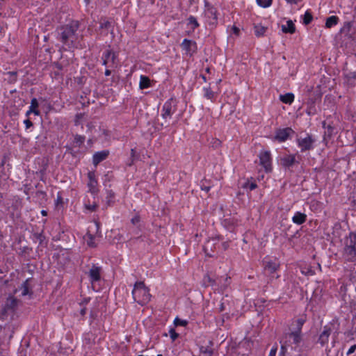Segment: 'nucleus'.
Segmentation results:
<instances>
[{
  "label": "nucleus",
  "instance_id": "45",
  "mask_svg": "<svg viewBox=\"0 0 356 356\" xmlns=\"http://www.w3.org/2000/svg\"><path fill=\"white\" fill-rule=\"evenodd\" d=\"M204 182H210L209 180H207L206 179H204L203 180L201 181L200 182V188L202 191H206L207 193L209 191L211 186L209 185V186H204Z\"/></svg>",
  "mask_w": 356,
  "mask_h": 356
},
{
  "label": "nucleus",
  "instance_id": "32",
  "mask_svg": "<svg viewBox=\"0 0 356 356\" xmlns=\"http://www.w3.org/2000/svg\"><path fill=\"white\" fill-rule=\"evenodd\" d=\"M339 21V18L337 16H330L327 18L326 22H325V26L327 28H331L334 26H335Z\"/></svg>",
  "mask_w": 356,
  "mask_h": 356
},
{
  "label": "nucleus",
  "instance_id": "2",
  "mask_svg": "<svg viewBox=\"0 0 356 356\" xmlns=\"http://www.w3.org/2000/svg\"><path fill=\"white\" fill-rule=\"evenodd\" d=\"M88 105L89 99L86 98L83 102L79 101L76 105V108L79 110L75 115L74 124L76 126H86L89 129V121H88Z\"/></svg>",
  "mask_w": 356,
  "mask_h": 356
},
{
  "label": "nucleus",
  "instance_id": "8",
  "mask_svg": "<svg viewBox=\"0 0 356 356\" xmlns=\"http://www.w3.org/2000/svg\"><path fill=\"white\" fill-rule=\"evenodd\" d=\"M99 188L97 187V181L95 178L94 172H90V193L95 195L94 202L90 204V212L95 211L99 207L100 199L98 197Z\"/></svg>",
  "mask_w": 356,
  "mask_h": 356
},
{
  "label": "nucleus",
  "instance_id": "35",
  "mask_svg": "<svg viewBox=\"0 0 356 356\" xmlns=\"http://www.w3.org/2000/svg\"><path fill=\"white\" fill-rule=\"evenodd\" d=\"M335 130L336 128L332 124V123H328L326 127V131H325V135L329 138H331L334 134H336Z\"/></svg>",
  "mask_w": 356,
  "mask_h": 356
},
{
  "label": "nucleus",
  "instance_id": "44",
  "mask_svg": "<svg viewBox=\"0 0 356 356\" xmlns=\"http://www.w3.org/2000/svg\"><path fill=\"white\" fill-rule=\"evenodd\" d=\"M63 197H62V194L60 192H58L57 193V197H56V207H63Z\"/></svg>",
  "mask_w": 356,
  "mask_h": 356
},
{
  "label": "nucleus",
  "instance_id": "17",
  "mask_svg": "<svg viewBox=\"0 0 356 356\" xmlns=\"http://www.w3.org/2000/svg\"><path fill=\"white\" fill-rule=\"evenodd\" d=\"M280 165L286 169H289L295 164L299 163V162L296 161V154H286L280 158Z\"/></svg>",
  "mask_w": 356,
  "mask_h": 356
},
{
  "label": "nucleus",
  "instance_id": "36",
  "mask_svg": "<svg viewBox=\"0 0 356 356\" xmlns=\"http://www.w3.org/2000/svg\"><path fill=\"white\" fill-rule=\"evenodd\" d=\"M243 188L249 189L250 191L254 190L257 185L255 181H250V180H247L242 186Z\"/></svg>",
  "mask_w": 356,
  "mask_h": 356
},
{
  "label": "nucleus",
  "instance_id": "42",
  "mask_svg": "<svg viewBox=\"0 0 356 356\" xmlns=\"http://www.w3.org/2000/svg\"><path fill=\"white\" fill-rule=\"evenodd\" d=\"M301 272L302 274L306 275H314V270L310 266H305L302 268Z\"/></svg>",
  "mask_w": 356,
  "mask_h": 356
},
{
  "label": "nucleus",
  "instance_id": "11",
  "mask_svg": "<svg viewBox=\"0 0 356 356\" xmlns=\"http://www.w3.org/2000/svg\"><path fill=\"white\" fill-rule=\"evenodd\" d=\"M298 147L300 148L301 152L309 151L314 148L315 139L312 135L307 134L305 138H299L297 139Z\"/></svg>",
  "mask_w": 356,
  "mask_h": 356
},
{
  "label": "nucleus",
  "instance_id": "47",
  "mask_svg": "<svg viewBox=\"0 0 356 356\" xmlns=\"http://www.w3.org/2000/svg\"><path fill=\"white\" fill-rule=\"evenodd\" d=\"M169 334L172 341H175L179 337V334L173 328L170 329Z\"/></svg>",
  "mask_w": 356,
  "mask_h": 356
},
{
  "label": "nucleus",
  "instance_id": "25",
  "mask_svg": "<svg viewBox=\"0 0 356 356\" xmlns=\"http://www.w3.org/2000/svg\"><path fill=\"white\" fill-rule=\"evenodd\" d=\"M39 106L38 99L36 98H33L31 101V105L29 106V112H33V113L35 115H40V112L38 109Z\"/></svg>",
  "mask_w": 356,
  "mask_h": 356
},
{
  "label": "nucleus",
  "instance_id": "18",
  "mask_svg": "<svg viewBox=\"0 0 356 356\" xmlns=\"http://www.w3.org/2000/svg\"><path fill=\"white\" fill-rule=\"evenodd\" d=\"M109 154L110 152L108 149L95 152L92 156L93 165L97 166L99 163L106 160L109 156Z\"/></svg>",
  "mask_w": 356,
  "mask_h": 356
},
{
  "label": "nucleus",
  "instance_id": "28",
  "mask_svg": "<svg viewBox=\"0 0 356 356\" xmlns=\"http://www.w3.org/2000/svg\"><path fill=\"white\" fill-rule=\"evenodd\" d=\"M280 99L283 103L291 104L294 100V95L293 93L289 92L285 95H281Z\"/></svg>",
  "mask_w": 356,
  "mask_h": 356
},
{
  "label": "nucleus",
  "instance_id": "39",
  "mask_svg": "<svg viewBox=\"0 0 356 356\" xmlns=\"http://www.w3.org/2000/svg\"><path fill=\"white\" fill-rule=\"evenodd\" d=\"M85 141V136L76 135L74 137V144L76 147H80Z\"/></svg>",
  "mask_w": 356,
  "mask_h": 356
},
{
  "label": "nucleus",
  "instance_id": "19",
  "mask_svg": "<svg viewBox=\"0 0 356 356\" xmlns=\"http://www.w3.org/2000/svg\"><path fill=\"white\" fill-rule=\"evenodd\" d=\"M293 131L291 128H285L282 129H279L276 132L275 139L280 142H284L286 140L291 134H292Z\"/></svg>",
  "mask_w": 356,
  "mask_h": 356
},
{
  "label": "nucleus",
  "instance_id": "34",
  "mask_svg": "<svg viewBox=\"0 0 356 356\" xmlns=\"http://www.w3.org/2000/svg\"><path fill=\"white\" fill-rule=\"evenodd\" d=\"M187 25L188 26H191V28L193 31H194L196 28L199 27V26H200L197 19L193 16H190L188 18Z\"/></svg>",
  "mask_w": 356,
  "mask_h": 356
},
{
  "label": "nucleus",
  "instance_id": "26",
  "mask_svg": "<svg viewBox=\"0 0 356 356\" xmlns=\"http://www.w3.org/2000/svg\"><path fill=\"white\" fill-rule=\"evenodd\" d=\"M210 346H201L200 348V353L203 356H212L213 353V350L211 347L212 342L209 341Z\"/></svg>",
  "mask_w": 356,
  "mask_h": 356
},
{
  "label": "nucleus",
  "instance_id": "53",
  "mask_svg": "<svg viewBox=\"0 0 356 356\" xmlns=\"http://www.w3.org/2000/svg\"><path fill=\"white\" fill-rule=\"evenodd\" d=\"M131 222L133 225H136L137 223H138L140 222L139 216H135L134 217H133L131 220Z\"/></svg>",
  "mask_w": 356,
  "mask_h": 356
},
{
  "label": "nucleus",
  "instance_id": "1",
  "mask_svg": "<svg viewBox=\"0 0 356 356\" xmlns=\"http://www.w3.org/2000/svg\"><path fill=\"white\" fill-rule=\"evenodd\" d=\"M78 29L79 22L77 21L56 28V38L62 43L64 50H72L82 46L80 37L77 33Z\"/></svg>",
  "mask_w": 356,
  "mask_h": 356
},
{
  "label": "nucleus",
  "instance_id": "23",
  "mask_svg": "<svg viewBox=\"0 0 356 356\" xmlns=\"http://www.w3.org/2000/svg\"><path fill=\"white\" fill-rule=\"evenodd\" d=\"M282 31L284 33L293 34L296 32L295 24L291 20H288L286 24L282 25Z\"/></svg>",
  "mask_w": 356,
  "mask_h": 356
},
{
  "label": "nucleus",
  "instance_id": "13",
  "mask_svg": "<svg viewBox=\"0 0 356 356\" xmlns=\"http://www.w3.org/2000/svg\"><path fill=\"white\" fill-rule=\"evenodd\" d=\"M103 63L108 67H115L118 65L117 56L111 50H106L103 54Z\"/></svg>",
  "mask_w": 356,
  "mask_h": 356
},
{
  "label": "nucleus",
  "instance_id": "6",
  "mask_svg": "<svg viewBox=\"0 0 356 356\" xmlns=\"http://www.w3.org/2000/svg\"><path fill=\"white\" fill-rule=\"evenodd\" d=\"M343 257L349 261L356 259V234L350 233L345 241Z\"/></svg>",
  "mask_w": 356,
  "mask_h": 356
},
{
  "label": "nucleus",
  "instance_id": "64",
  "mask_svg": "<svg viewBox=\"0 0 356 356\" xmlns=\"http://www.w3.org/2000/svg\"><path fill=\"white\" fill-rule=\"evenodd\" d=\"M86 312V308H83L81 309V315H84Z\"/></svg>",
  "mask_w": 356,
  "mask_h": 356
},
{
  "label": "nucleus",
  "instance_id": "10",
  "mask_svg": "<svg viewBox=\"0 0 356 356\" xmlns=\"http://www.w3.org/2000/svg\"><path fill=\"white\" fill-rule=\"evenodd\" d=\"M176 108L175 106L172 105V99H170L168 101H167L163 106L162 111H161V117L165 120L164 122H161V125L163 126H167V120L168 119H170L172 117V115L175 112Z\"/></svg>",
  "mask_w": 356,
  "mask_h": 356
},
{
  "label": "nucleus",
  "instance_id": "58",
  "mask_svg": "<svg viewBox=\"0 0 356 356\" xmlns=\"http://www.w3.org/2000/svg\"><path fill=\"white\" fill-rule=\"evenodd\" d=\"M54 66L58 70H63V66H62L61 63H55Z\"/></svg>",
  "mask_w": 356,
  "mask_h": 356
},
{
  "label": "nucleus",
  "instance_id": "12",
  "mask_svg": "<svg viewBox=\"0 0 356 356\" xmlns=\"http://www.w3.org/2000/svg\"><path fill=\"white\" fill-rule=\"evenodd\" d=\"M22 208V202L19 197L13 200L11 207L9 209L10 217L13 220H15L21 217V209Z\"/></svg>",
  "mask_w": 356,
  "mask_h": 356
},
{
  "label": "nucleus",
  "instance_id": "37",
  "mask_svg": "<svg viewBox=\"0 0 356 356\" xmlns=\"http://www.w3.org/2000/svg\"><path fill=\"white\" fill-rule=\"evenodd\" d=\"M214 241H215L214 238L209 240L207 242L206 245L204 246V250L205 253L207 254V255H208L209 257H213V255L211 254L210 253H209L208 251H209V248L211 250H212V245H213L215 244L213 243Z\"/></svg>",
  "mask_w": 356,
  "mask_h": 356
},
{
  "label": "nucleus",
  "instance_id": "43",
  "mask_svg": "<svg viewBox=\"0 0 356 356\" xmlns=\"http://www.w3.org/2000/svg\"><path fill=\"white\" fill-rule=\"evenodd\" d=\"M258 5L263 8L269 7L272 3V0H257Z\"/></svg>",
  "mask_w": 356,
  "mask_h": 356
},
{
  "label": "nucleus",
  "instance_id": "15",
  "mask_svg": "<svg viewBox=\"0 0 356 356\" xmlns=\"http://www.w3.org/2000/svg\"><path fill=\"white\" fill-rule=\"evenodd\" d=\"M183 50L186 51V54L192 56L197 49V43L191 40L184 39L181 44Z\"/></svg>",
  "mask_w": 356,
  "mask_h": 356
},
{
  "label": "nucleus",
  "instance_id": "31",
  "mask_svg": "<svg viewBox=\"0 0 356 356\" xmlns=\"http://www.w3.org/2000/svg\"><path fill=\"white\" fill-rule=\"evenodd\" d=\"M20 290L22 291V296H25L26 295H29L31 293L30 291V286L29 284V280H26L25 282H23L22 284V286L20 288Z\"/></svg>",
  "mask_w": 356,
  "mask_h": 356
},
{
  "label": "nucleus",
  "instance_id": "48",
  "mask_svg": "<svg viewBox=\"0 0 356 356\" xmlns=\"http://www.w3.org/2000/svg\"><path fill=\"white\" fill-rule=\"evenodd\" d=\"M226 301L223 298L222 300V302H220V307L218 308V312H223L226 310Z\"/></svg>",
  "mask_w": 356,
  "mask_h": 356
},
{
  "label": "nucleus",
  "instance_id": "49",
  "mask_svg": "<svg viewBox=\"0 0 356 356\" xmlns=\"http://www.w3.org/2000/svg\"><path fill=\"white\" fill-rule=\"evenodd\" d=\"M8 74H9L10 76V79H11L10 81L11 82L16 81V80H17V72H8Z\"/></svg>",
  "mask_w": 356,
  "mask_h": 356
},
{
  "label": "nucleus",
  "instance_id": "14",
  "mask_svg": "<svg viewBox=\"0 0 356 356\" xmlns=\"http://www.w3.org/2000/svg\"><path fill=\"white\" fill-rule=\"evenodd\" d=\"M259 163L262 165L266 172H270L272 170L271 165V155L269 151L261 152L259 154Z\"/></svg>",
  "mask_w": 356,
  "mask_h": 356
},
{
  "label": "nucleus",
  "instance_id": "61",
  "mask_svg": "<svg viewBox=\"0 0 356 356\" xmlns=\"http://www.w3.org/2000/svg\"><path fill=\"white\" fill-rule=\"evenodd\" d=\"M352 21H355V25H356V7L354 9L353 19Z\"/></svg>",
  "mask_w": 356,
  "mask_h": 356
},
{
  "label": "nucleus",
  "instance_id": "27",
  "mask_svg": "<svg viewBox=\"0 0 356 356\" xmlns=\"http://www.w3.org/2000/svg\"><path fill=\"white\" fill-rule=\"evenodd\" d=\"M150 79L149 77L141 75L140 78L139 87L140 89H145L150 87Z\"/></svg>",
  "mask_w": 356,
  "mask_h": 356
},
{
  "label": "nucleus",
  "instance_id": "41",
  "mask_svg": "<svg viewBox=\"0 0 356 356\" xmlns=\"http://www.w3.org/2000/svg\"><path fill=\"white\" fill-rule=\"evenodd\" d=\"M203 281L206 286H213L216 284V281L213 280L209 275L204 276Z\"/></svg>",
  "mask_w": 356,
  "mask_h": 356
},
{
  "label": "nucleus",
  "instance_id": "7",
  "mask_svg": "<svg viewBox=\"0 0 356 356\" xmlns=\"http://www.w3.org/2000/svg\"><path fill=\"white\" fill-rule=\"evenodd\" d=\"M100 226V222L94 218L92 225H90V248L97 247L102 241L103 236L99 231Z\"/></svg>",
  "mask_w": 356,
  "mask_h": 356
},
{
  "label": "nucleus",
  "instance_id": "24",
  "mask_svg": "<svg viewBox=\"0 0 356 356\" xmlns=\"http://www.w3.org/2000/svg\"><path fill=\"white\" fill-rule=\"evenodd\" d=\"M280 267V264L276 261H266L265 264V270L268 271L270 274L274 273Z\"/></svg>",
  "mask_w": 356,
  "mask_h": 356
},
{
  "label": "nucleus",
  "instance_id": "62",
  "mask_svg": "<svg viewBox=\"0 0 356 356\" xmlns=\"http://www.w3.org/2000/svg\"><path fill=\"white\" fill-rule=\"evenodd\" d=\"M135 153H136L135 149H131V158H134V156H135Z\"/></svg>",
  "mask_w": 356,
  "mask_h": 356
},
{
  "label": "nucleus",
  "instance_id": "9",
  "mask_svg": "<svg viewBox=\"0 0 356 356\" xmlns=\"http://www.w3.org/2000/svg\"><path fill=\"white\" fill-rule=\"evenodd\" d=\"M283 340L291 346V350H295L302 341V335L297 332L291 331L284 334Z\"/></svg>",
  "mask_w": 356,
  "mask_h": 356
},
{
  "label": "nucleus",
  "instance_id": "51",
  "mask_svg": "<svg viewBox=\"0 0 356 356\" xmlns=\"http://www.w3.org/2000/svg\"><path fill=\"white\" fill-rule=\"evenodd\" d=\"M277 346L275 345V346H273L271 348L268 356H275L276 353H277Z\"/></svg>",
  "mask_w": 356,
  "mask_h": 356
},
{
  "label": "nucleus",
  "instance_id": "22",
  "mask_svg": "<svg viewBox=\"0 0 356 356\" xmlns=\"http://www.w3.org/2000/svg\"><path fill=\"white\" fill-rule=\"evenodd\" d=\"M307 215L304 213L297 211L295 213L294 216L292 217V221L293 223L296 225H302L305 223L307 220Z\"/></svg>",
  "mask_w": 356,
  "mask_h": 356
},
{
  "label": "nucleus",
  "instance_id": "60",
  "mask_svg": "<svg viewBox=\"0 0 356 356\" xmlns=\"http://www.w3.org/2000/svg\"><path fill=\"white\" fill-rule=\"evenodd\" d=\"M233 31H234V33L235 34H238V33H239V31H240L239 29H238V28H237V27H236V26H234V27H233Z\"/></svg>",
  "mask_w": 356,
  "mask_h": 356
},
{
  "label": "nucleus",
  "instance_id": "38",
  "mask_svg": "<svg viewBox=\"0 0 356 356\" xmlns=\"http://www.w3.org/2000/svg\"><path fill=\"white\" fill-rule=\"evenodd\" d=\"M312 19L313 16L312 13L309 10L306 11L303 16V23L307 25L312 22Z\"/></svg>",
  "mask_w": 356,
  "mask_h": 356
},
{
  "label": "nucleus",
  "instance_id": "4",
  "mask_svg": "<svg viewBox=\"0 0 356 356\" xmlns=\"http://www.w3.org/2000/svg\"><path fill=\"white\" fill-rule=\"evenodd\" d=\"M18 302L16 298L10 295L0 307V319L6 320L9 316H13L17 310Z\"/></svg>",
  "mask_w": 356,
  "mask_h": 356
},
{
  "label": "nucleus",
  "instance_id": "33",
  "mask_svg": "<svg viewBox=\"0 0 356 356\" xmlns=\"http://www.w3.org/2000/svg\"><path fill=\"white\" fill-rule=\"evenodd\" d=\"M254 34L257 37H261L264 35L267 29L265 26L257 24V25H254Z\"/></svg>",
  "mask_w": 356,
  "mask_h": 356
},
{
  "label": "nucleus",
  "instance_id": "50",
  "mask_svg": "<svg viewBox=\"0 0 356 356\" xmlns=\"http://www.w3.org/2000/svg\"><path fill=\"white\" fill-rule=\"evenodd\" d=\"M307 113L309 115H314L316 113V109L314 108V106H309L307 109Z\"/></svg>",
  "mask_w": 356,
  "mask_h": 356
},
{
  "label": "nucleus",
  "instance_id": "16",
  "mask_svg": "<svg viewBox=\"0 0 356 356\" xmlns=\"http://www.w3.org/2000/svg\"><path fill=\"white\" fill-rule=\"evenodd\" d=\"M204 15L209 24H215L217 22V11L215 8L211 6L207 2L205 4Z\"/></svg>",
  "mask_w": 356,
  "mask_h": 356
},
{
  "label": "nucleus",
  "instance_id": "55",
  "mask_svg": "<svg viewBox=\"0 0 356 356\" xmlns=\"http://www.w3.org/2000/svg\"><path fill=\"white\" fill-rule=\"evenodd\" d=\"M84 242L86 243L87 245L89 246V231H87L83 236Z\"/></svg>",
  "mask_w": 356,
  "mask_h": 356
},
{
  "label": "nucleus",
  "instance_id": "21",
  "mask_svg": "<svg viewBox=\"0 0 356 356\" xmlns=\"http://www.w3.org/2000/svg\"><path fill=\"white\" fill-rule=\"evenodd\" d=\"M331 333V328L327 326H325L323 328V331L319 336L318 342L321 344V346H324L327 341Z\"/></svg>",
  "mask_w": 356,
  "mask_h": 356
},
{
  "label": "nucleus",
  "instance_id": "63",
  "mask_svg": "<svg viewBox=\"0 0 356 356\" xmlns=\"http://www.w3.org/2000/svg\"><path fill=\"white\" fill-rule=\"evenodd\" d=\"M41 214L43 216H47V211H45V210H42L41 211Z\"/></svg>",
  "mask_w": 356,
  "mask_h": 356
},
{
  "label": "nucleus",
  "instance_id": "52",
  "mask_svg": "<svg viewBox=\"0 0 356 356\" xmlns=\"http://www.w3.org/2000/svg\"><path fill=\"white\" fill-rule=\"evenodd\" d=\"M24 123L25 124L26 129H29L30 127H33V122L29 119L25 120L24 121Z\"/></svg>",
  "mask_w": 356,
  "mask_h": 356
},
{
  "label": "nucleus",
  "instance_id": "59",
  "mask_svg": "<svg viewBox=\"0 0 356 356\" xmlns=\"http://www.w3.org/2000/svg\"><path fill=\"white\" fill-rule=\"evenodd\" d=\"M222 246L223 250H226L229 246V242H227V241L223 242L222 243Z\"/></svg>",
  "mask_w": 356,
  "mask_h": 356
},
{
  "label": "nucleus",
  "instance_id": "3",
  "mask_svg": "<svg viewBox=\"0 0 356 356\" xmlns=\"http://www.w3.org/2000/svg\"><path fill=\"white\" fill-rule=\"evenodd\" d=\"M134 300L140 305L148 303L151 298L149 289L143 282H136L132 291Z\"/></svg>",
  "mask_w": 356,
  "mask_h": 356
},
{
  "label": "nucleus",
  "instance_id": "20",
  "mask_svg": "<svg viewBox=\"0 0 356 356\" xmlns=\"http://www.w3.org/2000/svg\"><path fill=\"white\" fill-rule=\"evenodd\" d=\"M33 239L38 241L39 243V246L42 248H45L47 246L48 241L47 240L43 232H41L40 233H33Z\"/></svg>",
  "mask_w": 356,
  "mask_h": 356
},
{
  "label": "nucleus",
  "instance_id": "29",
  "mask_svg": "<svg viewBox=\"0 0 356 356\" xmlns=\"http://www.w3.org/2000/svg\"><path fill=\"white\" fill-rule=\"evenodd\" d=\"M304 323H305V320L302 318H298V319L294 321L291 325L292 326H295L294 330H293V331L297 332L298 333L301 334V330H302V327Z\"/></svg>",
  "mask_w": 356,
  "mask_h": 356
},
{
  "label": "nucleus",
  "instance_id": "56",
  "mask_svg": "<svg viewBox=\"0 0 356 356\" xmlns=\"http://www.w3.org/2000/svg\"><path fill=\"white\" fill-rule=\"evenodd\" d=\"M32 249L28 246H25L22 249V254L29 253Z\"/></svg>",
  "mask_w": 356,
  "mask_h": 356
},
{
  "label": "nucleus",
  "instance_id": "5",
  "mask_svg": "<svg viewBox=\"0 0 356 356\" xmlns=\"http://www.w3.org/2000/svg\"><path fill=\"white\" fill-rule=\"evenodd\" d=\"M102 273L103 270L101 266L93 264L90 268V284L95 291H100L104 285Z\"/></svg>",
  "mask_w": 356,
  "mask_h": 356
},
{
  "label": "nucleus",
  "instance_id": "30",
  "mask_svg": "<svg viewBox=\"0 0 356 356\" xmlns=\"http://www.w3.org/2000/svg\"><path fill=\"white\" fill-rule=\"evenodd\" d=\"M203 91H204L203 95L205 98L210 99L212 102H213L216 99V95L215 94V92L213 90H211V89L210 88H204Z\"/></svg>",
  "mask_w": 356,
  "mask_h": 356
},
{
  "label": "nucleus",
  "instance_id": "54",
  "mask_svg": "<svg viewBox=\"0 0 356 356\" xmlns=\"http://www.w3.org/2000/svg\"><path fill=\"white\" fill-rule=\"evenodd\" d=\"M355 350H356V344H354L350 346V348H349V350L347 352V355H350V354L353 353Z\"/></svg>",
  "mask_w": 356,
  "mask_h": 356
},
{
  "label": "nucleus",
  "instance_id": "46",
  "mask_svg": "<svg viewBox=\"0 0 356 356\" xmlns=\"http://www.w3.org/2000/svg\"><path fill=\"white\" fill-rule=\"evenodd\" d=\"M174 323L176 326H186L188 324V321L186 320H182L179 318H176L174 321Z\"/></svg>",
  "mask_w": 356,
  "mask_h": 356
},
{
  "label": "nucleus",
  "instance_id": "40",
  "mask_svg": "<svg viewBox=\"0 0 356 356\" xmlns=\"http://www.w3.org/2000/svg\"><path fill=\"white\" fill-rule=\"evenodd\" d=\"M281 343V349H280V355L282 356H285V354L287 352L288 348L290 346L286 344V343L283 340V339L280 341Z\"/></svg>",
  "mask_w": 356,
  "mask_h": 356
},
{
  "label": "nucleus",
  "instance_id": "57",
  "mask_svg": "<svg viewBox=\"0 0 356 356\" xmlns=\"http://www.w3.org/2000/svg\"><path fill=\"white\" fill-rule=\"evenodd\" d=\"M302 1V0H286V1L290 4H298V3L301 2Z\"/></svg>",
  "mask_w": 356,
  "mask_h": 356
}]
</instances>
